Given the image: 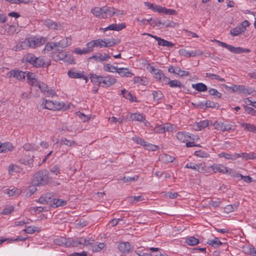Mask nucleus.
<instances>
[{
    "label": "nucleus",
    "mask_w": 256,
    "mask_h": 256,
    "mask_svg": "<svg viewBox=\"0 0 256 256\" xmlns=\"http://www.w3.org/2000/svg\"><path fill=\"white\" fill-rule=\"evenodd\" d=\"M53 242L56 245L66 247H76L80 244H90L89 241L84 238H78L73 240L71 238L60 236L54 239Z\"/></svg>",
    "instance_id": "nucleus-1"
},
{
    "label": "nucleus",
    "mask_w": 256,
    "mask_h": 256,
    "mask_svg": "<svg viewBox=\"0 0 256 256\" xmlns=\"http://www.w3.org/2000/svg\"><path fill=\"white\" fill-rule=\"evenodd\" d=\"M90 81L94 84L104 88L110 86L116 82L115 77L111 75L101 76L90 74Z\"/></svg>",
    "instance_id": "nucleus-2"
},
{
    "label": "nucleus",
    "mask_w": 256,
    "mask_h": 256,
    "mask_svg": "<svg viewBox=\"0 0 256 256\" xmlns=\"http://www.w3.org/2000/svg\"><path fill=\"white\" fill-rule=\"evenodd\" d=\"M51 181L52 178L46 169L38 171L34 176L33 183L37 186L46 185Z\"/></svg>",
    "instance_id": "nucleus-3"
},
{
    "label": "nucleus",
    "mask_w": 256,
    "mask_h": 256,
    "mask_svg": "<svg viewBox=\"0 0 256 256\" xmlns=\"http://www.w3.org/2000/svg\"><path fill=\"white\" fill-rule=\"evenodd\" d=\"M26 62L30 63L33 66L36 68H41L42 66H48L50 64L49 60H45L44 56H36L34 54H28L24 56Z\"/></svg>",
    "instance_id": "nucleus-4"
},
{
    "label": "nucleus",
    "mask_w": 256,
    "mask_h": 256,
    "mask_svg": "<svg viewBox=\"0 0 256 256\" xmlns=\"http://www.w3.org/2000/svg\"><path fill=\"white\" fill-rule=\"evenodd\" d=\"M54 60L58 62L62 60L68 64H72L74 63V56L67 52H64L62 50L57 49L52 55Z\"/></svg>",
    "instance_id": "nucleus-5"
},
{
    "label": "nucleus",
    "mask_w": 256,
    "mask_h": 256,
    "mask_svg": "<svg viewBox=\"0 0 256 256\" xmlns=\"http://www.w3.org/2000/svg\"><path fill=\"white\" fill-rule=\"evenodd\" d=\"M146 68L152 74L154 78L155 79H156L159 82L162 83L163 84H164L168 77L164 74L162 70L156 68L150 64H147Z\"/></svg>",
    "instance_id": "nucleus-6"
},
{
    "label": "nucleus",
    "mask_w": 256,
    "mask_h": 256,
    "mask_svg": "<svg viewBox=\"0 0 256 256\" xmlns=\"http://www.w3.org/2000/svg\"><path fill=\"white\" fill-rule=\"evenodd\" d=\"M214 41L220 46L226 48L230 52L234 54H241L243 52L248 53L250 52V50L248 48H244L241 47H234L228 44L226 42L220 40H214Z\"/></svg>",
    "instance_id": "nucleus-7"
},
{
    "label": "nucleus",
    "mask_w": 256,
    "mask_h": 256,
    "mask_svg": "<svg viewBox=\"0 0 256 256\" xmlns=\"http://www.w3.org/2000/svg\"><path fill=\"white\" fill-rule=\"evenodd\" d=\"M184 168H190L198 172H206V167L202 163L196 164L192 162H188L184 166Z\"/></svg>",
    "instance_id": "nucleus-8"
},
{
    "label": "nucleus",
    "mask_w": 256,
    "mask_h": 256,
    "mask_svg": "<svg viewBox=\"0 0 256 256\" xmlns=\"http://www.w3.org/2000/svg\"><path fill=\"white\" fill-rule=\"evenodd\" d=\"M207 172H210L211 170L214 173L220 172L224 174L229 172V169L222 164H214L206 168Z\"/></svg>",
    "instance_id": "nucleus-9"
},
{
    "label": "nucleus",
    "mask_w": 256,
    "mask_h": 256,
    "mask_svg": "<svg viewBox=\"0 0 256 256\" xmlns=\"http://www.w3.org/2000/svg\"><path fill=\"white\" fill-rule=\"evenodd\" d=\"M132 140L136 144H140L148 150H155L157 148L156 145L152 144L136 136L132 138Z\"/></svg>",
    "instance_id": "nucleus-10"
},
{
    "label": "nucleus",
    "mask_w": 256,
    "mask_h": 256,
    "mask_svg": "<svg viewBox=\"0 0 256 256\" xmlns=\"http://www.w3.org/2000/svg\"><path fill=\"white\" fill-rule=\"evenodd\" d=\"M26 72H22L18 69H14L8 72L6 76L9 78H15L18 80H22L25 79Z\"/></svg>",
    "instance_id": "nucleus-11"
},
{
    "label": "nucleus",
    "mask_w": 256,
    "mask_h": 256,
    "mask_svg": "<svg viewBox=\"0 0 256 256\" xmlns=\"http://www.w3.org/2000/svg\"><path fill=\"white\" fill-rule=\"evenodd\" d=\"M30 48H36L44 44L47 40L46 37H33L30 38Z\"/></svg>",
    "instance_id": "nucleus-12"
},
{
    "label": "nucleus",
    "mask_w": 256,
    "mask_h": 256,
    "mask_svg": "<svg viewBox=\"0 0 256 256\" xmlns=\"http://www.w3.org/2000/svg\"><path fill=\"white\" fill-rule=\"evenodd\" d=\"M178 52L180 55L188 58L196 56H200L202 55L203 54L202 52L199 49L195 50L188 51L184 48H182L179 50Z\"/></svg>",
    "instance_id": "nucleus-13"
},
{
    "label": "nucleus",
    "mask_w": 256,
    "mask_h": 256,
    "mask_svg": "<svg viewBox=\"0 0 256 256\" xmlns=\"http://www.w3.org/2000/svg\"><path fill=\"white\" fill-rule=\"evenodd\" d=\"M146 34L150 36L151 38H154L156 40L158 41V43L159 46H166L168 48H172L174 46V44L172 42L166 40L160 37H158L156 36L152 35L150 34Z\"/></svg>",
    "instance_id": "nucleus-14"
},
{
    "label": "nucleus",
    "mask_w": 256,
    "mask_h": 256,
    "mask_svg": "<svg viewBox=\"0 0 256 256\" xmlns=\"http://www.w3.org/2000/svg\"><path fill=\"white\" fill-rule=\"evenodd\" d=\"M126 27V25L124 23H121L118 24H111L109 25L108 26L104 28H100V30L101 32H105L108 30H116V31H120L122 29Z\"/></svg>",
    "instance_id": "nucleus-15"
},
{
    "label": "nucleus",
    "mask_w": 256,
    "mask_h": 256,
    "mask_svg": "<svg viewBox=\"0 0 256 256\" xmlns=\"http://www.w3.org/2000/svg\"><path fill=\"white\" fill-rule=\"evenodd\" d=\"M72 43V38L70 37H65L62 38L61 40L58 42H55L56 44V48L57 49H59L60 48L62 49L65 48L69 46Z\"/></svg>",
    "instance_id": "nucleus-16"
},
{
    "label": "nucleus",
    "mask_w": 256,
    "mask_h": 256,
    "mask_svg": "<svg viewBox=\"0 0 256 256\" xmlns=\"http://www.w3.org/2000/svg\"><path fill=\"white\" fill-rule=\"evenodd\" d=\"M34 158V156L29 154L24 155L20 158L19 162L22 164L27 166L29 168H32L33 166Z\"/></svg>",
    "instance_id": "nucleus-17"
},
{
    "label": "nucleus",
    "mask_w": 256,
    "mask_h": 256,
    "mask_svg": "<svg viewBox=\"0 0 256 256\" xmlns=\"http://www.w3.org/2000/svg\"><path fill=\"white\" fill-rule=\"evenodd\" d=\"M176 136L180 142L182 143H184L188 140L191 139V134L189 132L184 131L178 132L176 134Z\"/></svg>",
    "instance_id": "nucleus-18"
},
{
    "label": "nucleus",
    "mask_w": 256,
    "mask_h": 256,
    "mask_svg": "<svg viewBox=\"0 0 256 256\" xmlns=\"http://www.w3.org/2000/svg\"><path fill=\"white\" fill-rule=\"evenodd\" d=\"M91 12L96 18L104 19L107 18V15L104 12V6L95 7L91 10Z\"/></svg>",
    "instance_id": "nucleus-19"
},
{
    "label": "nucleus",
    "mask_w": 256,
    "mask_h": 256,
    "mask_svg": "<svg viewBox=\"0 0 256 256\" xmlns=\"http://www.w3.org/2000/svg\"><path fill=\"white\" fill-rule=\"evenodd\" d=\"M43 24L46 26L48 28L53 30H60V24L58 22H54L50 19H46L43 21Z\"/></svg>",
    "instance_id": "nucleus-20"
},
{
    "label": "nucleus",
    "mask_w": 256,
    "mask_h": 256,
    "mask_svg": "<svg viewBox=\"0 0 256 256\" xmlns=\"http://www.w3.org/2000/svg\"><path fill=\"white\" fill-rule=\"evenodd\" d=\"M54 198L50 194H46L41 196L38 199V202L42 204H48L52 206Z\"/></svg>",
    "instance_id": "nucleus-21"
},
{
    "label": "nucleus",
    "mask_w": 256,
    "mask_h": 256,
    "mask_svg": "<svg viewBox=\"0 0 256 256\" xmlns=\"http://www.w3.org/2000/svg\"><path fill=\"white\" fill-rule=\"evenodd\" d=\"M28 48H30V38H26L24 41L20 42V44L16 46L13 49L15 50H20L26 49Z\"/></svg>",
    "instance_id": "nucleus-22"
},
{
    "label": "nucleus",
    "mask_w": 256,
    "mask_h": 256,
    "mask_svg": "<svg viewBox=\"0 0 256 256\" xmlns=\"http://www.w3.org/2000/svg\"><path fill=\"white\" fill-rule=\"evenodd\" d=\"M209 125V120H204L198 122H196L194 124V128L196 130H201L206 128Z\"/></svg>",
    "instance_id": "nucleus-23"
},
{
    "label": "nucleus",
    "mask_w": 256,
    "mask_h": 256,
    "mask_svg": "<svg viewBox=\"0 0 256 256\" xmlns=\"http://www.w3.org/2000/svg\"><path fill=\"white\" fill-rule=\"evenodd\" d=\"M234 88H236V90H238L240 93L243 94H250L252 92L251 88L244 85H234Z\"/></svg>",
    "instance_id": "nucleus-24"
},
{
    "label": "nucleus",
    "mask_w": 256,
    "mask_h": 256,
    "mask_svg": "<svg viewBox=\"0 0 256 256\" xmlns=\"http://www.w3.org/2000/svg\"><path fill=\"white\" fill-rule=\"evenodd\" d=\"M22 192L20 189L16 188H14L12 190L6 189L3 191L4 193L7 194L10 197L18 196Z\"/></svg>",
    "instance_id": "nucleus-25"
},
{
    "label": "nucleus",
    "mask_w": 256,
    "mask_h": 256,
    "mask_svg": "<svg viewBox=\"0 0 256 256\" xmlns=\"http://www.w3.org/2000/svg\"><path fill=\"white\" fill-rule=\"evenodd\" d=\"M84 73V72L71 69L68 71V76L72 78H80Z\"/></svg>",
    "instance_id": "nucleus-26"
},
{
    "label": "nucleus",
    "mask_w": 256,
    "mask_h": 256,
    "mask_svg": "<svg viewBox=\"0 0 256 256\" xmlns=\"http://www.w3.org/2000/svg\"><path fill=\"white\" fill-rule=\"evenodd\" d=\"M26 76L27 78V81L30 85L37 86V84L38 82L35 78V74L34 73L26 72Z\"/></svg>",
    "instance_id": "nucleus-27"
},
{
    "label": "nucleus",
    "mask_w": 256,
    "mask_h": 256,
    "mask_svg": "<svg viewBox=\"0 0 256 256\" xmlns=\"http://www.w3.org/2000/svg\"><path fill=\"white\" fill-rule=\"evenodd\" d=\"M13 149L14 146L12 144L9 142L1 143L0 145V153L10 152L12 151Z\"/></svg>",
    "instance_id": "nucleus-28"
},
{
    "label": "nucleus",
    "mask_w": 256,
    "mask_h": 256,
    "mask_svg": "<svg viewBox=\"0 0 256 256\" xmlns=\"http://www.w3.org/2000/svg\"><path fill=\"white\" fill-rule=\"evenodd\" d=\"M164 84H168L169 86L171 88H181L182 86V84L180 81L176 80H171L168 77L167 78Z\"/></svg>",
    "instance_id": "nucleus-29"
},
{
    "label": "nucleus",
    "mask_w": 256,
    "mask_h": 256,
    "mask_svg": "<svg viewBox=\"0 0 256 256\" xmlns=\"http://www.w3.org/2000/svg\"><path fill=\"white\" fill-rule=\"evenodd\" d=\"M218 156L220 158H224L226 159L232 160H235L238 158V153L231 154L226 152H222L218 154Z\"/></svg>",
    "instance_id": "nucleus-30"
},
{
    "label": "nucleus",
    "mask_w": 256,
    "mask_h": 256,
    "mask_svg": "<svg viewBox=\"0 0 256 256\" xmlns=\"http://www.w3.org/2000/svg\"><path fill=\"white\" fill-rule=\"evenodd\" d=\"M118 248L120 251L126 253L131 248V244L128 242H122L118 244Z\"/></svg>",
    "instance_id": "nucleus-31"
},
{
    "label": "nucleus",
    "mask_w": 256,
    "mask_h": 256,
    "mask_svg": "<svg viewBox=\"0 0 256 256\" xmlns=\"http://www.w3.org/2000/svg\"><path fill=\"white\" fill-rule=\"evenodd\" d=\"M116 72L122 77H131L134 75L128 68H118Z\"/></svg>",
    "instance_id": "nucleus-32"
},
{
    "label": "nucleus",
    "mask_w": 256,
    "mask_h": 256,
    "mask_svg": "<svg viewBox=\"0 0 256 256\" xmlns=\"http://www.w3.org/2000/svg\"><path fill=\"white\" fill-rule=\"evenodd\" d=\"M238 158H242L244 160L256 159V154L254 152L238 153Z\"/></svg>",
    "instance_id": "nucleus-33"
},
{
    "label": "nucleus",
    "mask_w": 256,
    "mask_h": 256,
    "mask_svg": "<svg viewBox=\"0 0 256 256\" xmlns=\"http://www.w3.org/2000/svg\"><path fill=\"white\" fill-rule=\"evenodd\" d=\"M121 94L122 95L124 98L128 100L131 102H138L136 97L133 96L130 92L126 90L125 89L122 90H121Z\"/></svg>",
    "instance_id": "nucleus-34"
},
{
    "label": "nucleus",
    "mask_w": 256,
    "mask_h": 256,
    "mask_svg": "<svg viewBox=\"0 0 256 256\" xmlns=\"http://www.w3.org/2000/svg\"><path fill=\"white\" fill-rule=\"evenodd\" d=\"M145 116L142 114L138 113H130V119L132 121H137L142 122L144 120Z\"/></svg>",
    "instance_id": "nucleus-35"
},
{
    "label": "nucleus",
    "mask_w": 256,
    "mask_h": 256,
    "mask_svg": "<svg viewBox=\"0 0 256 256\" xmlns=\"http://www.w3.org/2000/svg\"><path fill=\"white\" fill-rule=\"evenodd\" d=\"M192 87L198 92H204L208 90L207 86L202 82L193 84Z\"/></svg>",
    "instance_id": "nucleus-36"
},
{
    "label": "nucleus",
    "mask_w": 256,
    "mask_h": 256,
    "mask_svg": "<svg viewBox=\"0 0 256 256\" xmlns=\"http://www.w3.org/2000/svg\"><path fill=\"white\" fill-rule=\"evenodd\" d=\"M133 81L134 84L138 85L146 86L148 84V80L145 77L134 76L133 78Z\"/></svg>",
    "instance_id": "nucleus-37"
},
{
    "label": "nucleus",
    "mask_w": 256,
    "mask_h": 256,
    "mask_svg": "<svg viewBox=\"0 0 256 256\" xmlns=\"http://www.w3.org/2000/svg\"><path fill=\"white\" fill-rule=\"evenodd\" d=\"M185 243L190 246H194L199 243V240L193 236H188L185 239Z\"/></svg>",
    "instance_id": "nucleus-38"
},
{
    "label": "nucleus",
    "mask_w": 256,
    "mask_h": 256,
    "mask_svg": "<svg viewBox=\"0 0 256 256\" xmlns=\"http://www.w3.org/2000/svg\"><path fill=\"white\" fill-rule=\"evenodd\" d=\"M67 204V201L62 199L53 198L52 206L57 208L65 206Z\"/></svg>",
    "instance_id": "nucleus-39"
},
{
    "label": "nucleus",
    "mask_w": 256,
    "mask_h": 256,
    "mask_svg": "<svg viewBox=\"0 0 256 256\" xmlns=\"http://www.w3.org/2000/svg\"><path fill=\"white\" fill-rule=\"evenodd\" d=\"M23 148L24 150L26 151H36L38 150L39 148V146L38 144H30L27 143L25 144L23 146Z\"/></svg>",
    "instance_id": "nucleus-40"
},
{
    "label": "nucleus",
    "mask_w": 256,
    "mask_h": 256,
    "mask_svg": "<svg viewBox=\"0 0 256 256\" xmlns=\"http://www.w3.org/2000/svg\"><path fill=\"white\" fill-rule=\"evenodd\" d=\"M207 244L214 248H218L222 245V242L219 240L218 238H214V239L208 240Z\"/></svg>",
    "instance_id": "nucleus-41"
},
{
    "label": "nucleus",
    "mask_w": 256,
    "mask_h": 256,
    "mask_svg": "<svg viewBox=\"0 0 256 256\" xmlns=\"http://www.w3.org/2000/svg\"><path fill=\"white\" fill-rule=\"evenodd\" d=\"M104 14L107 15L108 17H112L116 14V9L113 7L110 6H104Z\"/></svg>",
    "instance_id": "nucleus-42"
},
{
    "label": "nucleus",
    "mask_w": 256,
    "mask_h": 256,
    "mask_svg": "<svg viewBox=\"0 0 256 256\" xmlns=\"http://www.w3.org/2000/svg\"><path fill=\"white\" fill-rule=\"evenodd\" d=\"M105 246L103 242L97 244L96 242L92 244L91 249L93 252H100Z\"/></svg>",
    "instance_id": "nucleus-43"
},
{
    "label": "nucleus",
    "mask_w": 256,
    "mask_h": 256,
    "mask_svg": "<svg viewBox=\"0 0 256 256\" xmlns=\"http://www.w3.org/2000/svg\"><path fill=\"white\" fill-rule=\"evenodd\" d=\"M242 28L240 25L230 30V34L233 36H238L240 34L244 32V29Z\"/></svg>",
    "instance_id": "nucleus-44"
},
{
    "label": "nucleus",
    "mask_w": 256,
    "mask_h": 256,
    "mask_svg": "<svg viewBox=\"0 0 256 256\" xmlns=\"http://www.w3.org/2000/svg\"><path fill=\"white\" fill-rule=\"evenodd\" d=\"M157 23L158 24V26H162L165 27H172L174 26L175 24V23L173 21L169 20H158V21H157Z\"/></svg>",
    "instance_id": "nucleus-45"
},
{
    "label": "nucleus",
    "mask_w": 256,
    "mask_h": 256,
    "mask_svg": "<svg viewBox=\"0 0 256 256\" xmlns=\"http://www.w3.org/2000/svg\"><path fill=\"white\" fill-rule=\"evenodd\" d=\"M239 204L238 202H235L232 204H228L224 208V211L226 213H229L232 212H234L238 209Z\"/></svg>",
    "instance_id": "nucleus-46"
},
{
    "label": "nucleus",
    "mask_w": 256,
    "mask_h": 256,
    "mask_svg": "<svg viewBox=\"0 0 256 256\" xmlns=\"http://www.w3.org/2000/svg\"><path fill=\"white\" fill-rule=\"evenodd\" d=\"M152 94L154 101L157 102H160V101L164 97L162 93L160 90L154 91L152 93Z\"/></svg>",
    "instance_id": "nucleus-47"
},
{
    "label": "nucleus",
    "mask_w": 256,
    "mask_h": 256,
    "mask_svg": "<svg viewBox=\"0 0 256 256\" xmlns=\"http://www.w3.org/2000/svg\"><path fill=\"white\" fill-rule=\"evenodd\" d=\"M103 69L104 71L110 72H116V70H118V68L114 66L113 65L110 64H104Z\"/></svg>",
    "instance_id": "nucleus-48"
},
{
    "label": "nucleus",
    "mask_w": 256,
    "mask_h": 256,
    "mask_svg": "<svg viewBox=\"0 0 256 256\" xmlns=\"http://www.w3.org/2000/svg\"><path fill=\"white\" fill-rule=\"evenodd\" d=\"M60 144L61 145H66L68 146L76 145V142L68 140L66 138H62L60 140Z\"/></svg>",
    "instance_id": "nucleus-49"
},
{
    "label": "nucleus",
    "mask_w": 256,
    "mask_h": 256,
    "mask_svg": "<svg viewBox=\"0 0 256 256\" xmlns=\"http://www.w3.org/2000/svg\"><path fill=\"white\" fill-rule=\"evenodd\" d=\"M43 107L46 109L54 110V106L52 101L44 100L42 104Z\"/></svg>",
    "instance_id": "nucleus-50"
},
{
    "label": "nucleus",
    "mask_w": 256,
    "mask_h": 256,
    "mask_svg": "<svg viewBox=\"0 0 256 256\" xmlns=\"http://www.w3.org/2000/svg\"><path fill=\"white\" fill-rule=\"evenodd\" d=\"M56 44H55V42H48L46 44L44 48V51H47L50 52L52 50H56Z\"/></svg>",
    "instance_id": "nucleus-51"
},
{
    "label": "nucleus",
    "mask_w": 256,
    "mask_h": 256,
    "mask_svg": "<svg viewBox=\"0 0 256 256\" xmlns=\"http://www.w3.org/2000/svg\"><path fill=\"white\" fill-rule=\"evenodd\" d=\"M206 77L210 79V80H216L219 82H225V80L224 78H220L218 75L212 74V73H206Z\"/></svg>",
    "instance_id": "nucleus-52"
},
{
    "label": "nucleus",
    "mask_w": 256,
    "mask_h": 256,
    "mask_svg": "<svg viewBox=\"0 0 256 256\" xmlns=\"http://www.w3.org/2000/svg\"><path fill=\"white\" fill-rule=\"evenodd\" d=\"M103 42L106 48L111 47L116 44V40L114 38H103Z\"/></svg>",
    "instance_id": "nucleus-53"
},
{
    "label": "nucleus",
    "mask_w": 256,
    "mask_h": 256,
    "mask_svg": "<svg viewBox=\"0 0 256 256\" xmlns=\"http://www.w3.org/2000/svg\"><path fill=\"white\" fill-rule=\"evenodd\" d=\"M236 177L237 178H240L241 179L247 183H250L253 181L252 178L250 176H244L240 173L236 174Z\"/></svg>",
    "instance_id": "nucleus-54"
},
{
    "label": "nucleus",
    "mask_w": 256,
    "mask_h": 256,
    "mask_svg": "<svg viewBox=\"0 0 256 256\" xmlns=\"http://www.w3.org/2000/svg\"><path fill=\"white\" fill-rule=\"evenodd\" d=\"M94 47H96V45L94 40H93L86 44V48L88 53H90L94 50Z\"/></svg>",
    "instance_id": "nucleus-55"
},
{
    "label": "nucleus",
    "mask_w": 256,
    "mask_h": 256,
    "mask_svg": "<svg viewBox=\"0 0 256 256\" xmlns=\"http://www.w3.org/2000/svg\"><path fill=\"white\" fill-rule=\"evenodd\" d=\"M44 93L46 96L48 97L53 98L57 96L55 90L50 87L48 88Z\"/></svg>",
    "instance_id": "nucleus-56"
},
{
    "label": "nucleus",
    "mask_w": 256,
    "mask_h": 256,
    "mask_svg": "<svg viewBox=\"0 0 256 256\" xmlns=\"http://www.w3.org/2000/svg\"><path fill=\"white\" fill-rule=\"evenodd\" d=\"M194 154L199 158H207L209 157L210 154L205 152L202 151V150H196L194 152Z\"/></svg>",
    "instance_id": "nucleus-57"
},
{
    "label": "nucleus",
    "mask_w": 256,
    "mask_h": 256,
    "mask_svg": "<svg viewBox=\"0 0 256 256\" xmlns=\"http://www.w3.org/2000/svg\"><path fill=\"white\" fill-rule=\"evenodd\" d=\"M98 58L99 62L106 61L110 58V56L106 53L98 54Z\"/></svg>",
    "instance_id": "nucleus-58"
},
{
    "label": "nucleus",
    "mask_w": 256,
    "mask_h": 256,
    "mask_svg": "<svg viewBox=\"0 0 256 256\" xmlns=\"http://www.w3.org/2000/svg\"><path fill=\"white\" fill-rule=\"evenodd\" d=\"M209 94L211 96H214L217 98H220L222 96V94L218 92L217 90L213 88H209L208 91Z\"/></svg>",
    "instance_id": "nucleus-59"
},
{
    "label": "nucleus",
    "mask_w": 256,
    "mask_h": 256,
    "mask_svg": "<svg viewBox=\"0 0 256 256\" xmlns=\"http://www.w3.org/2000/svg\"><path fill=\"white\" fill-rule=\"evenodd\" d=\"M4 26L5 28L8 29V34H12L16 31V27L15 25L4 24Z\"/></svg>",
    "instance_id": "nucleus-60"
},
{
    "label": "nucleus",
    "mask_w": 256,
    "mask_h": 256,
    "mask_svg": "<svg viewBox=\"0 0 256 256\" xmlns=\"http://www.w3.org/2000/svg\"><path fill=\"white\" fill-rule=\"evenodd\" d=\"M240 126L242 128H243L244 130L252 132L254 125L251 124L243 122L240 124Z\"/></svg>",
    "instance_id": "nucleus-61"
},
{
    "label": "nucleus",
    "mask_w": 256,
    "mask_h": 256,
    "mask_svg": "<svg viewBox=\"0 0 256 256\" xmlns=\"http://www.w3.org/2000/svg\"><path fill=\"white\" fill-rule=\"evenodd\" d=\"M54 103V110H60L64 106V103L57 101L53 102Z\"/></svg>",
    "instance_id": "nucleus-62"
},
{
    "label": "nucleus",
    "mask_w": 256,
    "mask_h": 256,
    "mask_svg": "<svg viewBox=\"0 0 256 256\" xmlns=\"http://www.w3.org/2000/svg\"><path fill=\"white\" fill-rule=\"evenodd\" d=\"M213 126H214V128L220 131L223 132V122L220 121H216L215 122Z\"/></svg>",
    "instance_id": "nucleus-63"
},
{
    "label": "nucleus",
    "mask_w": 256,
    "mask_h": 256,
    "mask_svg": "<svg viewBox=\"0 0 256 256\" xmlns=\"http://www.w3.org/2000/svg\"><path fill=\"white\" fill-rule=\"evenodd\" d=\"M13 211L14 207L12 206H8L4 208L2 214L4 215H7L10 214Z\"/></svg>",
    "instance_id": "nucleus-64"
}]
</instances>
